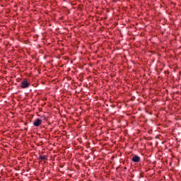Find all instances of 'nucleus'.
I'll list each match as a JSON object with an SVG mask.
<instances>
[{
  "mask_svg": "<svg viewBox=\"0 0 181 181\" xmlns=\"http://www.w3.org/2000/svg\"><path fill=\"white\" fill-rule=\"evenodd\" d=\"M41 124H42V119H36L33 123L34 127H39Z\"/></svg>",
  "mask_w": 181,
  "mask_h": 181,
  "instance_id": "f03ea898",
  "label": "nucleus"
},
{
  "mask_svg": "<svg viewBox=\"0 0 181 181\" xmlns=\"http://www.w3.org/2000/svg\"><path fill=\"white\" fill-rule=\"evenodd\" d=\"M46 158V156H40L39 159H41V160H45Z\"/></svg>",
  "mask_w": 181,
  "mask_h": 181,
  "instance_id": "20e7f679",
  "label": "nucleus"
},
{
  "mask_svg": "<svg viewBox=\"0 0 181 181\" xmlns=\"http://www.w3.org/2000/svg\"><path fill=\"white\" fill-rule=\"evenodd\" d=\"M30 86V83H29L28 80L24 79L21 81L20 87H21V88H28Z\"/></svg>",
  "mask_w": 181,
  "mask_h": 181,
  "instance_id": "f257e3e1",
  "label": "nucleus"
},
{
  "mask_svg": "<svg viewBox=\"0 0 181 181\" xmlns=\"http://www.w3.org/2000/svg\"><path fill=\"white\" fill-rule=\"evenodd\" d=\"M132 162L138 163L141 161V157H139V156H134L132 157Z\"/></svg>",
  "mask_w": 181,
  "mask_h": 181,
  "instance_id": "7ed1b4c3",
  "label": "nucleus"
}]
</instances>
